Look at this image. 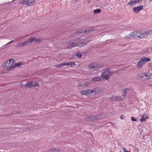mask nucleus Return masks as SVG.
I'll list each match as a JSON object with an SVG mask.
<instances>
[{"label":"nucleus","instance_id":"f257e3e1","mask_svg":"<svg viewBox=\"0 0 152 152\" xmlns=\"http://www.w3.org/2000/svg\"><path fill=\"white\" fill-rule=\"evenodd\" d=\"M96 89H97L96 88H93L86 90H84L81 91L80 93L82 95H85L87 96H93L96 94Z\"/></svg>","mask_w":152,"mask_h":152},{"label":"nucleus","instance_id":"f03ea898","mask_svg":"<svg viewBox=\"0 0 152 152\" xmlns=\"http://www.w3.org/2000/svg\"><path fill=\"white\" fill-rule=\"evenodd\" d=\"M150 60V59L148 58H142L137 64L136 67L139 69H140L143 66L144 64H145Z\"/></svg>","mask_w":152,"mask_h":152},{"label":"nucleus","instance_id":"7ed1b4c3","mask_svg":"<svg viewBox=\"0 0 152 152\" xmlns=\"http://www.w3.org/2000/svg\"><path fill=\"white\" fill-rule=\"evenodd\" d=\"M102 116V115H89L87 117V120L88 121H94L98 119H100Z\"/></svg>","mask_w":152,"mask_h":152},{"label":"nucleus","instance_id":"20e7f679","mask_svg":"<svg viewBox=\"0 0 152 152\" xmlns=\"http://www.w3.org/2000/svg\"><path fill=\"white\" fill-rule=\"evenodd\" d=\"M89 42V41H87L86 39H79L77 40V46L81 47L87 45Z\"/></svg>","mask_w":152,"mask_h":152},{"label":"nucleus","instance_id":"39448f33","mask_svg":"<svg viewBox=\"0 0 152 152\" xmlns=\"http://www.w3.org/2000/svg\"><path fill=\"white\" fill-rule=\"evenodd\" d=\"M39 86L38 83L36 81H31L27 83L25 86L26 89H27L28 88H31L33 87H37Z\"/></svg>","mask_w":152,"mask_h":152},{"label":"nucleus","instance_id":"423d86ee","mask_svg":"<svg viewBox=\"0 0 152 152\" xmlns=\"http://www.w3.org/2000/svg\"><path fill=\"white\" fill-rule=\"evenodd\" d=\"M98 64L96 62H92L90 63L88 66L89 69H94L100 68L102 67L103 66L102 65H100L99 64Z\"/></svg>","mask_w":152,"mask_h":152},{"label":"nucleus","instance_id":"0eeeda50","mask_svg":"<svg viewBox=\"0 0 152 152\" xmlns=\"http://www.w3.org/2000/svg\"><path fill=\"white\" fill-rule=\"evenodd\" d=\"M89 31H88V29H86L84 30H80L78 31H76L72 35L73 36H75L77 35H78L81 33H84V34H87L89 33Z\"/></svg>","mask_w":152,"mask_h":152},{"label":"nucleus","instance_id":"6e6552de","mask_svg":"<svg viewBox=\"0 0 152 152\" xmlns=\"http://www.w3.org/2000/svg\"><path fill=\"white\" fill-rule=\"evenodd\" d=\"M152 33L151 30H146L144 31H142L140 32V38H143L146 35L150 34Z\"/></svg>","mask_w":152,"mask_h":152},{"label":"nucleus","instance_id":"1a4fd4ad","mask_svg":"<svg viewBox=\"0 0 152 152\" xmlns=\"http://www.w3.org/2000/svg\"><path fill=\"white\" fill-rule=\"evenodd\" d=\"M139 77L141 79L144 80H145L149 79L148 74L147 73H143L140 75Z\"/></svg>","mask_w":152,"mask_h":152},{"label":"nucleus","instance_id":"9d476101","mask_svg":"<svg viewBox=\"0 0 152 152\" xmlns=\"http://www.w3.org/2000/svg\"><path fill=\"white\" fill-rule=\"evenodd\" d=\"M110 68H107L106 69V70L107 72H108V73L107 74L105 75H104L103 78L106 80H108L109 77L113 74V72L110 71Z\"/></svg>","mask_w":152,"mask_h":152},{"label":"nucleus","instance_id":"9b49d317","mask_svg":"<svg viewBox=\"0 0 152 152\" xmlns=\"http://www.w3.org/2000/svg\"><path fill=\"white\" fill-rule=\"evenodd\" d=\"M143 9V7L142 5H140L139 6L134 7L133 8V10L134 12L136 13H138L140 10H142Z\"/></svg>","mask_w":152,"mask_h":152},{"label":"nucleus","instance_id":"f8f14e48","mask_svg":"<svg viewBox=\"0 0 152 152\" xmlns=\"http://www.w3.org/2000/svg\"><path fill=\"white\" fill-rule=\"evenodd\" d=\"M22 64V63L21 62H20L18 63H16L14 65L12 66H11L9 68L7 69V71H9L11 70H12L16 66H19L20 65Z\"/></svg>","mask_w":152,"mask_h":152},{"label":"nucleus","instance_id":"ddd939ff","mask_svg":"<svg viewBox=\"0 0 152 152\" xmlns=\"http://www.w3.org/2000/svg\"><path fill=\"white\" fill-rule=\"evenodd\" d=\"M110 99L111 101H120L121 100L120 97L115 96H113L110 97Z\"/></svg>","mask_w":152,"mask_h":152},{"label":"nucleus","instance_id":"4468645a","mask_svg":"<svg viewBox=\"0 0 152 152\" xmlns=\"http://www.w3.org/2000/svg\"><path fill=\"white\" fill-rule=\"evenodd\" d=\"M104 78L99 76L94 77L91 79V80L93 81H102L103 80Z\"/></svg>","mask_w":152,"mask_h":152},{"label":"nucleus","instance_id":"2eb2a0df","mask_svg":"<svg viewBox=\"0 0 152 152\" xmlns=\"http://www.w3.org/2000/svg\"><path fill=\"white\" fill-rule=\"evenodd\" d=\"M60 149L59 148H52L50 149L48 151L50 152H58L59 151Z\"/></svg>","mask_w":152,"mask_h":152},{"label":"nucleus","instance_id":"dca6fc26","mask_svg":"<svg viewBox=\"0 0 152 152\" xmlns=\"http://www.w3.org/2000/svg\"><path fill=\"white\" fill-rule=\"evenodd\" d=\"M77 41L76 42H73L70 44L69 46H68V48H70L73 47L77 46Z\"/></svg>","mask_w":152,"mask_h":152},{"label":"nucleus","instance_id":"f3484780","mask_svg":"<svg viewBox=\"0 0 152 152\" xmlns=\"http://www.w3.org/2000/svg\"><path fill=\"white\" fill-rule=\"evenodd\" d=\"M126 37L127 38L129 39H132L133 38H134L135 39V36H134V34L133 32H132L129 34L126 35Z\"/></svg>","mask_w":152,"mask_h":152},{"label":"nucleus","instance_id":"a211bd4d","mask_svg":"<svg viewBox=\"0 0 152 152\" xmlns=\"http://www.w3.org/2000/svg\"><path fill=\"white\" fill-rule=\"evenodd\" d=\"M148 117L147 115L144 114L142 116L141 118L140 119L141 122L145 121L148 118Z\"/></svg>","mask_w":152,"mask_h":152},{"label":"nucleus","instance_id":"6ab92c4d","mask_svg":"<svg viewBox=\"0 0 152 152\" xmlns=\"http://www.w3.org/2000/svg\"><path fill=\"white\" fill-rule=\"evenodd\" d=\"M33 42H35L36 43L39 42L41 41V39L38 38H36L33 37Z\"/></svg>","mask_w":152,"mask_h":152},{"label":"nucleus","instance_id":"aec40b11","mask_svg":"<svg viewBox=\"0 0 152 152\" xmlns=\"http://www.w3.org/2000/svg\"><path fill=\"white\" fill-rule=\"evenodd\" d=\"M20 4H22L27 5H28V0H23L22 1H21L20 2Z\"/></svg>","mask_w":152,"mask_h":152},{"label":"nucleus","instance_id":"412c9836","mask_svg":"<svg viewBox=\"0 0 152 152\" xmlns=\"http://www.w3.org/2000/svg\"><path fill=\"white\" fill-rule=\"evenodd\" d=\"M28 44H31L33 42V37H30L28 39L26 40Z\"/></svg>","mask_w":152,"mask_h":152},{"label":"nucleus","instance_id":"4be33fe9","mask_svg":"<svg viewBox=\"0 0 152 152\" xmlns=\"http://www.w3.org/2000/svg\"><path fill=\"white\" fill-rule=\"evenodd\" d=\"M34 0H28V5L30 6L32 4L34 3Z\"/></svg>","mask_w":152,"mask_h":152},{"label":"nucleus","instance_id":"5701e85b","mask_svg":"<svg viewBox=\"0 0 152 152\" xmlns=\"http://www.w3.org/2000/svg\"><path fill=\"white\" fill-rule=\"evenodd\" d=\"M133 33L134 34V36H135V38L136 37L139 38L140 36V33L137 32H134Z\"/></svg>","mask_w":152,"mask_h":152},{"label":"nucleus","instance_id":"b1692460","mask_svg":"<svg viewBox=\"0 0 152 152\" xmlns=\"http://www.w3.org/2000/svg\"><path fill=\"white\" fill-rule=\"evenodd\" d=\"M76 65L75 63L74 62H67V64H66L67 66L70 65L71 66H73Z\"/></svg>","mask_w":152,"mask_h":152},{"label":"nucleus","instance_id":"393cba45","mask_svg":"<svg viewBox=\"0 0 152 152\" xmlns=\"http://www.w3.org/2000/svg\"><path fill=\"white\" fill-rule=\"evenodd\" d=\"M2 66L4 67L7 68L6 69L7 70V69L10 68L9 64H8V65H7L5 62L2 64Z\"/></svg>","mask_w":152,"mask_h":152},{"label":"nucleus","instance_id":"a878e982","mask_svg":"<svg viewBox=\"0 0 152 152\" xmlns=\"http://www.w3.org/2000/svg\"><path fill=\"white\" fill-rule=\"evenodd\" d=\"M15 61L13 59H11L9 60V63H10V67L11 66H12V64L15 62Z\"/></svg>","mask_w":152,"mask_h":152},{"label":"nucleus","instance_id":"bb28decb","mask_svg":"<svg viewBox=\"0 0 152 152\" xmlns=\"http://www.w3.org/2000/svg\"><path fill=\"white\" fill-rule=\"evenodd\" d=\"M101 12V10L100 9L95 10H94V13L95 14L100 13Z\"/></svg>","mask_w":152,"mask_h":152},{"label":"nucleus","instance_id":"cd10ccee","mask_svg":"<svg viewBox=\"0 0 152 152\" xmlns=\"http://www.w3.org/2000/svg\"><path fill=\"white\" fill-rule=\"evenodd\" d=\"M85 82H83L82 83H79L77 86L80 87H82L84 86Z\"/></svg>","mask_w":152,"mask_h":152},{"label":"nucleus","instance_id":"c85d7f7f","mask_svg":"<svg viewBox=\"0 0 152 152\" xmlns=\"http://www.w3.org/2000/svg\"><path fill=\"white\" fill-rule=\"evenodd\" d=\"M128 4L130 5V6H132L134 4L133 1H130Z\"/></svg>","mask_w":152,"mask_h":152},{"label":"nucleus","instance_id":"c756f323","mask_svg":"<svg viewBox=\"0 0 152 152\" xmlns=\"http://www.w3.org/2000/svg\"><path fill=\"white\" fill-rule=\"evenodd\" d=\"M76 55L77 56L78 58H81L82 57V54L78 52L77 53Z\"/></svg>","mask_w":152,"mask_h":152},{"label":"nucleus","instance_id":"7c9ffc66","mask_svg":"<svg viewBox=\"0 0 152 152\" xmlns=\"http://www.w3.org/2000/svg\"><path fill=\"white\" fill-rule=\"evenodd\" d=\"M90 84V83L89 82H85L84 86L86 87H87L89 86Z\"/></svg>","mask_w":152,"mask_h":152},{"label":"nucleus","instance_id":"2f4dec72","mask_svg":"<svg viewBox=\"0 0 152 152\" xmlns=\"http://www.w3.org/2000/svg\"><path fill=\"white\" fill-rule=\"evenodd\" d=\"M88 31L89 32H93L94 31V28H88Z\"/></svg>","mask_w":152,"mask_h":152},{"label":"nucleus","instance_id":"473e14b6","mask_svg":"<svg viewBox=\"0 0 152 152\" xmlns=\"http://www.w3.org/2000/svg\"><path fill=\"white\" fill-rule=\"evenodd\" d=\"M19 112H17L16 111H12V113L11 114H9V116H11L12 115L14 114H16V113H18Z\"/></svg>","mask_w":152,"mask_h":152},{"label":"nucleus","instance_id":"72a5a7b5","mask_svg":"<svg viewBox=\"0 0 152 152\" xmlns=\"http://www.w3.org/2000/svg\"><path fill=\"white\" fill-rule=\"evenodd\" d=\"M30 130V129L29 127L25 128H23V131L26 132L28 131H29Z\"/></svg>","mask_w":152,"mask_h":152},{"label":"nucleus","instance_id":"f704fd0d","mask_svg":"<svg viewBox=\"0 0 152 152\" xmlns=\"http://www.w3.org/2000/svg\"><path fill=\"white\" fill-rule=\"evenodd\" d=\"M15 0H12L11 2H8V3H6L5 4H0V5H3L7 4H8L10 3H12L15 1Z\"/></svg>","mask_w":152,"mask_h":152},{"label":"nucleus","instance_id":"c9c22d12","mask_svg":"<svg viewBox=\"0 0 152 152\" xmlns=\"http://www.w3.org/2000/svg\"><path fill=\"white\" fill-rule=\"evenodd\" d=\"M107 71L106 69V70H102V75L101 76V77H102L103 76L104 73L105 74L106 73Z\"/></svg>","mask_w":152,"mask_h":152},{"label":"nucleus","instance_id":"e433bc0d","mask_svg":"<svg viewBox=\"0 0 152 152\" xmlns=\"http://www.w3.org/2000/svg\"><path fill=\"white\" fill-rule=\"evenodd\" d=\"M140 1V0H137V1H133L134 4H136L137 3H139Z\"/></svg>","mask_w":152,"mask_h":152},{"label":"nucleus","instance_id":"4c0bfd02","mask_svg":"<svg viewBox=\"0 0 152 152\" xmlns=\"http://www.w3.org/2000/svg\"><path fill=\"white\" fill-rule=\"evenodd\" d=\"M62 66L61 63L58 64L56 65L55 66L56 67H59Z\"/></svg>","mask_w":152,"mask_h":152},{"label":"nucleus","instance_id":"58836bf2","mask_svg":"<svg viewBox=\"0 0 152 152\" xmlns=\"http://www.w3.org/2000/svg\"><path fill=\"white\" fill-rule=\"evenodd\" d=\"M131 120L133 121H137V119L134 118L133 116L131 117Z\"/></svg>","mask_w":152,"mask_h":152},{"label":"nucleus","instance_id":"ea45409f","mask_svg":"<svg viewBox=\"0 0 152 152\" xmlns=\"http://www.w3.org/2000/svg\"><path fill=\"white\" fill-rule=\"evenodd\" d=\"M22 44L23 45V46H25V45H26L28 44L27 43V42L26 41H25L24 42H23V43H22Z\"/></svg>","mask_w":152,"mask_h":152},{"label":"nucleus","instance_id":"a19ab883","mask_svg":"<svg viewBox=\"0 0 152 152\" xmlns=\"http://www.w3.org/2000/svg\"><path fill=\"white\" fill-rule=\"evenodd\" d=\"M6 64H7V65H8V64L9 65V66H10V63H9V60L7 61H6V62H5Z\"/></svg>","mask_w":152,"mask_h":152},{"label":"nucleus","instance_id":"79ce46f5","mask_svg":"<svg viewBox=\"0 0 152 152\" xmlns=\"http://www.w3.org/2000/svg\"><path fill=\"white\" fill-rule=\"evenodd\" d=\"M67 64V62H66V63L65 62H64V63H61L62 66H64L66 65Z\"/></svg>","mask_w":152,"mask_h":152},{"label":"nucleus","instance_id":"37998d69","mask_svg":"<svg viewBox=\"0 0 152 152\" xmlns=\"http://www.w3.org/2000/svg\"><path fill=\"white\" fill-rule=\"evenodd\" d=\"M8 45L7 43V44H5V45H4L2 48V49H4L5 47L7 46V45Z\"/></svg>","mask_w":152,"mask_h":152},{"label":"nucleus","instance_id":"c03bdc74","mask_svg":"<svg viewBox=\"0 0 152 152\" xmlns=\"http://www.w3.org/2000/svg\"><path fill=\"white\" fill-rule=\"evenodd\" d=\"M14 42V41H13V40H12V41H10V42H9L8 43H7V44H8V45H9V44H11V43H12V42Z\"/></svg>","mask_w":152,"mask_h":152},{"label":"nucleus","instance_id":"a18cd8bd","mask_svg":"<svg viewBox=\"0 0 152 152\" xmlns=\"http://www.w3.org/2000/svg\"><path fill=\"white\" fill-rule=\"evenodd\" d=\"M23 45L22 44V43L20 44H19L18 45L19 46V47H23Z\"/></svg>","mask_w":152,"mask_h":152},{"label":"nucleus","instance_id":"49530a36","mask_svg":"<svg viewBox=\"0 0 152 152\" xmlns=\"http://www.w3.org/2000/svg\"><path fill=\"white\" fill-rule=\"evenodd\" d=\"M91 0H87V1L88 2V4H90V2Z\"/></svg>","mask_w":152,"mask_h":152},{"label":"nucleus","instance_id":"de8ad7c7","mask_svg":"<svg viewBox=\"0 0 152 152\" xmlns=\"http://www.w3.org/2000/svg\"><path fill=\"white\" fill-rule=\"evenodd\" d=\"M123 115H121L120 116V117L121 119H123Z\"/></svg>","mask_w":152,"mask_h":152},{"label":"nucleus","instance_id":"09e8293b","mask_svg":"<svg viewBox=\"0 0 152 152\" xmlns=\"http://www.w3.org/2000/svg\"><path fill=\"white\" fill-rule=\"evenodd\" d=\"M23 128H20V131L22 132V131H23Z\"/></svg>","mask_w":152,"mask_h":152},{"label":"nucleus","instance_id":"8fccbe9b","mask_svg":"<svg viewBox=\"0 0 152 152\" xmlns=\"http://www.w3.org/2000/svg\"><path fill=\"white\" fill-rule=\"evenodd\" d=\"M124 91L125 93H126L127 92L126 90H124Z\"/></svg>","mask_w":152,"mask_h":152},{"label":"nucleus","instance_id":"3c124183","mask_svg":"<svg viewBox=\"0 0 152 152\" xmlns=\"http://www.w3.org/2000/svg\"><path fill=\"white\" fill-rule=\"evenodd\" d=\"M1 99V98L0 97V99Z\"/></svg>","mask_w":152,"mask_h":152},{"label":"nucleus","instance_id":"603ef678","mask_svg":"<svg viewBox=\"0 0 152 152\" xmlns=\"http://www.w3.org/2000/svg\"><path fill=\"white\" fill-rule=\"evenodd\" d=\"M151 1H152V0H151Z\"/></svg>","mask_w":152,"mask_h":152}]
</instances>
